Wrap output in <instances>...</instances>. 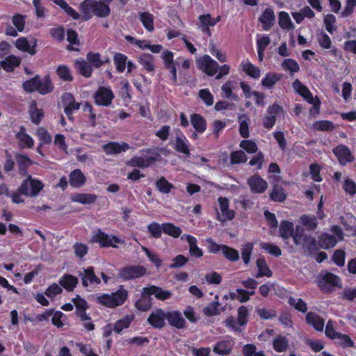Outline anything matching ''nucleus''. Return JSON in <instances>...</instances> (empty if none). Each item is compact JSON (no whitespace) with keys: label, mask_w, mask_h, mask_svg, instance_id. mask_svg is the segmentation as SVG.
<instances>
[{"label":"nucleus","mask_w":356,"mask_h":356,"mask_svg":"<svg viewBox=\"0 0 356 356\" xmlns=\"http://www.w3.org/2000/svg\"><path fill=\"white\" fill-rule=\"evenodd\" d=\"M43 183L37 179H33L31 175L22 181L17 191L10 193L9 197L11 198L13 203L22 204L24 202V199L22 195L26 197H36L43 189Z\"/></svg>","instance_id":"f257e3e1"},{"label":"nucleus","mask_w":356,"mask_h":356,"mask_svg":"<svg viewBox=\"0 0 356 356\" xmlns=\"http://www.w3.org/2000/svg\"><path fill=\"white\" fill-rule=\"evenodd\" d=\"M79 9L83 21L91 19L93 15L104 18L111 14L109 6L97 0H83L80 3Z\"/></svg>","instance_id":"f03ea898"},{"label":"nucleus","mask_w":356,"mask_h":356,"mask_svg":"<svg viewBox=\"0 0 356 356\" xmlns=\"http://www.w3.org/2000/svg\"><path fill=\"white\" fill-rule=\"evenodd\" d=\"M23 89L27 92H38L41 95H46L51 92L54 86L49 76H46L42 81L39 75L25 81L22 84Z\"/></svg>","instance_id":"7ed1b4c3"},{"label":"nucleus","mask_w":356,"mask_h":356,"mask_svg":"<svg viewBox=\"0 0 356 356\" xmlns=\"http://www.w3.org/2000/svg\"><path fill=\"white\" fill-rule=\"evenodd\" d=\"M141 152L149 155L143 154V156H135L127 162V165L134 168H145L161 160V155L154 149H143Z\"/></svg>","instance_id":"20e7f679"},{"label":"nucleus","mask_w":356,"mask_h":356,"mask_svg":"<svg viewBox=\"0 0 356 356\" xmlns=\"http://www.w3.org/2000/svg\"><path fill=\"white\" fill-rule=\"evenodd\" d=\"M293 242L296 245H302L310 253L318 250L317 241L313 236L305 233L303 228L296 226V234L293 237Z\"/></svg>","instance_id":"39448f33"},{"label":"nucleus","mask_w":356,"mask_h":356,"mask_svg":"<svg viewBox=\"0 0 356 356\" xmlns=\"http://www.w3.org/2000/svg\"><path fill=\"white\" fill-rule=\"evenodd\" d=\"M92 242L99 243L101 248H118L116 244H122L124 241L115 235H111L106 234L100 229L93 234L92 237Z\"/></svg>","instance_id":"423d86ee"},{"label":"nucleus","mask_w":356,"mask_h":356,"mask_svg":"<svg viewBox=\"0 0 356 356\" xmlns=\"http://www.w3.org/2000/svg\"><path fill=\"white\" fill-rule=\"evenodd\" d=\"M146 268L141 265H129L118 270V277L124 281L142 277L146 274Z\"/></svg>","instance_id":"0eeeda50"},{"label":"nucleus","mask_w":356,"mask_h":356,"mask_svg":"<svg viewBox=\"0 0 356 356\" xmlns=\"http://www.w3.org/2000/svg\"><path fill=\"white\" fill-rule=\"evenodd\" d=\"M318 286L324 293H331L334 287L341 288L342 286L340 278L330 272H326L318 280Z\"/></svg>","instance_id":"6e6552de"},{"label":"nucleus","mask_w":356,"mask_h":356,"mask_svg":"<svg viewBox=\"0 0 356 356\" xmlns=\"http://www.w3.org/2000/svg\"><path fill=\"white\" fill-rule=\"evenodd\" d=\"M293 88L300 95H301L309 104L314 105V108L316 111H319L321 102L316 97V102L314 101V98L309 90V88L302 84L298 79H296L292 83Z\"/></svg>","instance_id":"1a4fd4ad"},{"label":"nucleus","mask_w":356,"mask_h":356,"mask_svg":"<svg viewBox=\"0 0 356 356\" xmlns=\"http://www.w3.org/2000/svg\"><path fill=\"white\" fill-rule=\"evenodd\" d=\"M95 103L98 106H108L115 95L109 87L100 86L93 95Z\"/></svg>","instance_id":"9d476101"},{"label":"nucleus","mask_w":356,"mask_h":356,"mask_svg":"<svg viewBox=\"0 0 356 356\" xmlns=\"http://www.w3.org/2000/svg\"><path fill=\"white\" fill-rule=\"evenodd\" d=\"M166 314L167 312L164 309L156 308L150 313L147 321L153 328L161 330L165 325Z\"/></svg>","instance_id":"9b49d317"},{"label":"nucleus","mask_w":356,"mask_h":356,"mask_svg":"<svg viewBox=\"0 0 356 356\" xmlns=\"http://www.w3.org/2000/svg\"><path fill=\"white\" fill-rule=\"evenodd\" d=\"M62 104L64 106V113L69 120H72V114L78 111L81 104L76 102L74 95L71 92H65L61 97Z\"/></svg>","instance_id":"f8f14e48"},{"label":"nucleus","mask_w":356,"mask_h":356,"mask_svg":"<svg viewBox=\"0 0 356 356\" xmlns=\"http://www.w3.org/2000/svg\"><path fill=\"white\" fill-rule=\"evenodd\" d=\"M332 152L341 165H346L353 162L355 159L349 147L343 144L338 145L337 147H334Z\"/></svg>","instance_id":"ddd939ff"},{"label":"nucleus","mask_w":356,"mask_h":356,"mask_svg":"<svg viewBox=\"0 0 356 356\" xmlns=\"http://www.w3.org/2000/svg\"><path fill=\"white\" fill-rule=\"evenodd\" d=\"M247 183L253 193H262L268 188L267 181L258 174L250 177Z\"/></svg>","instance_id":"4468645a"},{"label":"nucleus","mask_w":356,"mask_h":356,"mask_svg":"<svg viewBox=\"0 0 356 356\" xmlns=\"http://www.w3.org/2000/svg\"><path fill=\"white\" fill-rule=\"evenodd\" d=\"M200 67L208 76L215 75L219 68L218 63L209 55L203 56L200 60Z\"/></svg>","instance_id":"2eb2a0df"},{"label":"nucleus","mask_w":356,"mask_h":356,"mask_svg":"<svg viewBox=\"0 0 356 356\" xmlns=\"http://www.w3.org/2000/svg\"><path fill=\"white\" fill-rule=\"evenodd\" d=\"M103 150L107 155L118 154L122 152H127L129 149V145L122 141L121 143L111 141L103 145Z\"/></svg>","instance_id":"dca6fc26"},{"label":"nucleus","mask_w":356,"mask_h":356,"mask_svg":"<svg viewBox=\"0 0 356 356\" xmlns=\"http://www.w3.org/2000/svg\"><path fill=\"white\" fill-rule=\"evenodd\" d=\"M167 321L170 325L177 329L186 327V322L179 310L167 311Z\"/></svg>","instance_id":"f3484780"},{"label":"nucleus","mask_w":356,"mask_h":356,"mask_svg":"<svg viewBox=\"0 0 356 356\" xmlns=\"http://www.w3.org/2000/svg\"><path fill=\"white\" fill-rule=\"evenodd\" d=\"M81 277L82 285L87 287L89 284H99L101 280L95 273L94 267L89 266L83 269V273L79 275Z\"/></svg>","instance_id":"a211bd4d"},{"label":"nucleus","mask_w":356,"mask_h":356,"mask_svg":"<svg viewBox=\"0 0 356 356\" xmlns=\"http://www.w3.org/2000/svg\"><path fill=\"white\" fill-rule=\"evenodd\" d=\"M146 289V286L143 288L140 298L134 303V307L140 312H147L152 307V298L150 294L145 293Z\"/></svg>","instance_id":"6ab92c4d"},{"label":"nucleus","mask_w":356,"mask_h":356,"mask_svg":"<svg viewBox=\"0 0 356 356\" xmlns=\"http://www.w3.org/2000/svg\"><path fill=\"white\" fill-rule=\"evenodd\" d=\"M15 160L18 166V172L21 176L28 175V168L33 165V161L26 154L22 153H16Z\"/></svg>","instance_id":"aec40b11"},{"label":"nucleus","mask_w":356,"mask_h":356,"mask_svg":"<svg viewBox=\"0 0 356 356\" xmlns=\"http://www.w3.org/2000/svg\"><path fill=\"white\" fill-rule=\"evenodd\" d=\"M15 137L18 140L20 149H31L34 146L33 138L26 134V129L23 126L20 127L19 131L15 134Z\"/></svg>","instance_id":"412c9836"},{"label":"nucleus","mask_w":356,"mask_h":356,"mask_svg":"<svg viewBox=\"0 0 356 356\" xmlns=\"http://www.w3.org/2000/svg\"><path fill=\"white\" fill-rule=\"evenodd\" d=\"M275 21V15L274 11L270 8L264 10L259 17V22L261 24L264 31H269L273 26Z\"/></svg>","instance_id":"4be33fe9"},{"label":"nucleus","mask_w":356,"mask_h":356,"mask_svg":"<svg viewBox=\"0 0 356 356\" xmlns=\"http://www.w3.org/2000/svg\"><path fill=\"white\" fill-rule=\"evenodd\" d=\"M306 323L318 331L322 332L325 326L324 319L315 312H307L305 316Z\"/></svg>","instance_id":"5701e85b"},{"label":"nucleus","mask_w":356,"mask_h":356,"mask_svg":"<svg viewBox=\"0 0 356 356\" xmlns=\"http://www.w3.org/2000/svg\"><path fill=\"white\" fill-rule=\"evenodd\" d=\"M86 177L80 169L73 170L69 175V184L74 188H79L85 185Z\"/></svg>","instance_id":"b1692460"},{"label":"nucleus","mask_w":356,"mask_h":356,"mask_svg":"<svg viewBox=\"0 0 356 356\" xmlns=\"http://www.w3.org/2000/svg\"><path fill=\"white\" fill-rule=\"evenodd\" d=\"M146 287L147 289H146L145 293L150 294V296H154V297L159 300L164 301L168 300L172 295L170 291L164 290L160 286L150 285Z\"/></svg>","instance_id":"393cba45"},{"label":"nucleus","mask_w":356,"mask_h":356,"mask_svg":"<svg viewBox=\"0 0 356 356\" xmlns=\"http://www.w3.org/2000/svg\"><path fill=\"white\" fill-rule=\"evenodd\" d=\"M190 122L194 129L203 134L207 130V123L206 119L199 113H193L190 115Z\"/></svg>","instance_id":"a878e982"},{"label":"nucleus","mask_w":356,"mask_h":356,"mask_svg":"<svg viewBox=\"0 0 356 356\" xmlns=\"http://www.w3.org/2000/svg\"><path fill=\"white\" fill-rule=\"evenodd\" d=\"M234 341L232 339L222 340L216 343L213 351L220 355H229L234 347Z\"/></svg>","instance_id":"bb28decb"},{"label":"nucleus","mask_w":356,"mask_h":356,"mask_svg":"<svg viewBox=\"0 0 356 356\" xmlns=\"http://www.w3.org/2000/svg\"><path fill=\"white\" fill-rule=\"evenodd\" d=\"M186 238L189 245V254L191 257L200 258L203 256L202 250L197 245V238L190 234H184L181 239Z\"/></svg>","instance_id":"cd10ccee"},{"label":"nucleus","mask_w":356,"mask_h":356,"mask_svg":"<svg viewBox=\"0 0 356 356\" xmlns=\"http://www.w3.org/2000/svg\"><path fill=\"white\" fill-rule=\"evenodd\" d=\"M337 243L336 237L332 234L322 233L318 236L317 245L322 249L332 248L336 245Z\"/></svg>","instance_id":"c85d7f7f"},{"label":"nucleus","mask_w":356,"mask_h":356,"mask_svg":"<svg viewBox=\"0 0 356 356\" xmlns=\"http://www.w3.org/2000/svg\"><path fill=\"white\" fill-rule=\"evenodd\" d=\"M181 136H176L174 149L179 153H181L186 156L191 155L190 153V143L185 136L181 132Z\"/></svg>","instance_id":"c756f323"},{"label":"nucleus","mask_w":356,"mask_h":356,"mask_svg":"<svg viewBox=\"0 0 356 356\" xmlns=\"http://www.w3.org/2000/svg\"><path fill=\"white\" fill-rule=\"evenodd\" d=\"M218 296L214 297V300L204 307L203 312L207 316H213L220 314L226 310V306L219 308Z\"/></svg>","instance_id":"7c9ffc66"},{"label":"nucleus","mask_w":356,"mask_h":356,"mask_svg":"<svg viewBox=\"0 0 356 356\" xmlns=\"http://www.w3.org/2000/svg\"><path fill=\"white\" fill-rule=\"evenodd\" d=\"M60 285L67 291L71 292L76 287L79 280L76 277L70 274H64L58 281Z\"/></svg>","instance_id":"2f4dec72"},{"label":"nucleus","mask_w":356,"mask_h":356,"mask_svg":"<svg viewBox=\"0 0 356 356\" xmlns=\"http://www.w3.org/2000/svg\"><path fill=\"white\" fill-rule=\"evenodd\" d=\"M296 234V228L294 229L293 224L288 220H283L280 226V236L284 240H287Z\"/></svg>","instance_id":"473e14b6"},{"label":"nucleus","mask_w":356,"mask_h":356,"mask_svg":"<svg viewBox=\"0 0 356 356\" xmlns=\"http://www.w3.org/2000/svg\"><path fill=\"white\" fill-rule=\"evenodd\" d=\"M36 46V40L34 41L33 44L31 45L28 40L24 37H21L18 38L15 42V47L17 49L22 51L24 52H28L31 55L35 54Z\"/></svg>","instance_id":"72a5a7b5"},{"label":"nucleus","mask_w":356,"mask_h":356,"mask_svg":"<svg viewBox=\"0 0 356 356\" xmlns=\"http://www.w3.org/2000/svg\"><path fill=\"white\" fill-rule=\"evenodd\" d=\"M21 64V58L14 55L7 56L0 63L1 67L7 72H12Z\"/></svg>","instance_id":"f704fd0d"},{"label":"nucleus","mask_w":356,"mask_h":356,"mask_svg":"<svg viewBox=\"0 0 356 356\" xmlns=\"http://www.w3.org/2000/svg\"><path fill=\"white\" fill-rule=\"evenodd\" d=\"M71 200L74 202L81 204H90L97 201V195L91 193H75L72 196Z\"/></svg>","instance_id":"c9c22d12"},{"label":"nucleus","mask_w":356,"mask_h":356,"mask_svg":"<svg viewBox=\"0 0 356 356\" xmlns=\"http://www.w3.org/2000/svg\"><path fill=\"white\" fill-rule=\"evenodd\" d=\"M256 264L258 268V272L257 274L256 275L257 278L264 276L267 277H270L273 276V272L268 267L264 257H260L259 258H258L256 261Z\"/></svg>","instance_id":"e433bc0d"},{"label":"nucleus","mask_w":356,"mask_h":356,"mask_svg":"<svg viewBox=\"0 0 356 356\" xmlns=\"http://www.w3.org/2000/svg\"><path fill=\"white\" fill-rule=\"evenodd\" d=\"M269 197L273 202H282L286 199L287 195L282 186L274 184L269 193Z\"/></svg>","instance_id":"4c0bfd02"},{"label":"nucleus","mask_w":356,"mask_h":356,"mask_svg":"<svg viewBox=\"0 0 356 356\" xmlns=\"http://www.w3.org/2000/svg\"><path fill=\"white\" fill-rule=\"evenodd\" d=\"M218 202L224 219L229 220H232L235 216V213L234 211L229 209V200L227 197H220L218 199Z\"/></svg>","instance_id":"58836bf2"},{"label":"nucleus","mask_w":356,"mask_h":356,"mask_svg":"<svg viewBox=\"0 0 356 356\" xmlns=\"http://www.w3.org/2000/svg\"><path fill=\"white\" fill-rule=\"evenodd\" d=\"M283 76L282 74L268 72L261 80V85L268 89L273 88L275 83L280 81Z\"/></svg>","instance_id":"ea45409f"},{"label":"nucleus","mask_w":356,"mask_h":356,"mask_svg":"<svg viewBox=\"0 0 356 356\" xmlns=\"http://www.w3.org/2000/svg\"><path fill=\"white\" fill-rule=\"evenodd\" d=\"M138 61L143 66V69L147 72H152L154 71V56L152 54H143L138 57Z\"/></svg>","instance_id":"a19ab883"},{"label":"nucleus","mask_w":356,"mask_h":356,"mask_svg":"<svg viewBox=\"0 0 356 356\" xmlns=\"http://www.w3.org/2000/svg\"><path fill=\"white\" fill-rule=\"evenodd\" d=\"M241 67L243 71L250 77L257 79L261 76L260 69L251 63L248 60L245 63L242 62Z\"/></svg>","instance_id":"79ce46f5"},{"label":"nucleus","mask_w":356,"mask_h":356,"mask_svg":"<svg viewBox=\"0 0 356 356\" xmlns=\"http://www.w3.org/2000/svg\"><path fill=\"white\" fill-rule=\"evenodd\" d=\"M139 20L147 31L152 32L154 30V17L152 13L149 12L139 13Z\"/></svg>","instance_id":"37998d69"},{"label":"nucleus","mask_w":356,"mask_h":356,"mask_svg":"<svg viewBox=\"0 0 356 356\" xmlns=\"http://www.w3.org/2000/svg\"><path fill=\"white\" fill-rule=\"evenodd\" d=\"M289 347L288 339L282 334H278L273 339V348L277 353H282L287 350Z\"/></svg>","instance_id":"c03bdc74"},{"label":"nucleus","mask_w":356,"mask_h":356,"mask_svg":"<svg viewBox=\"0 0 356 356\" xmlns=\"http://www.w3.org/2000/svg\"><path fill=\"white\" fill-rule=\"evenodd\" d=\"M111 294L115 307L123 305L128 298V291L124 288L123 285L120 286V288Z\"/></svg>","instance_id":"a18cd8bd"},{"label":"nucleus","mask_w":356,"mask_h":356,"mask_svg":"<svg viewBox=\"0 0 356 356\" xmlns=\"http://www.w3.org/2000/svg\"><path fill=\"white\" fill-rule=\"evenodd\" d=\"M156 189L163 194H168L172 189L175 188V186L169 182L165 177H161L155 181Z\"/></svg>","instance_id":"49530a36"},{"label":"nucleus","mask_w":356,"mask_h":356,"mask_svg":"<svg viewBox=\"0 0 356 356\" xmlns=\"http://www.w3.org/2000/svg\"><path fill=\"white\" fill-rule=\"evenodd\" d=\"M300 222L307 231H314L317 228L318 225L316 216L307 214L300 216Z\"/></svg>","instance_id":"de8ad7c7"},{"label":"nucleus","mask_w":356,"mask_h":356,"mask_svg":"<svg viewBox=\"0 0 356 356\" xmlns=\"http://www.w3.org/2000/svg\"><path fill=\"white\" fill-rule=\"evenodd\" d=\"M163 232L165 234L177 238L181 236L182 230L172 222H164L163 223Z\"/></svg>","instance_id":"09e8293b"},{"label":"nucleus","mask_w":356,"mask_h":356,"mask_svg":"<svg viewBox=\"0 0 356 356\" xmlns=\"http://www.w3.org/2000/svg\"><path fill=\"white\" fill-rule=\"evenodd\" d=\"M74 66L76 70H79V73L84 77L89 78L91 76L92 73V66L86 60H76Z\"/></svg>","instance_id":"8fccbe9b"},{"label":"nucleus","mask_w":356,"mask_h":356,"mask_svg":"<svg viewBox=\"0 0 356 356\" xmlns=\"http://www.w3.org/2000/svg\"><path fill=\"white\" fill-rule=\"evenodd\" d=\"M134 320V316L131 315H127L122 318L118 320L113 326V330L115 332L120 334L121 332L126 328H128L131 322Z\"/></svg>","instance_id":"3c124183"},{"label":"nucleus","mask_w":356,"mask_h":356,"mask_svg":"<svg viewBox=\"0 0 356 356\" xmlns=\"http://www.w3.org/2000/svg\"><path fill=\"white\" fill-rule=\"evenodd\" d=\"M86 58L88 61L95 68H99L101 66L110 61L109 58L102 60L99 53H94L92 51L87 54Z\"/></svg>","instance_id":"603ef678"},{"label":"nucleus","mask_w":356,"mask_h":356,"mask_svg":"<svg viewBox=\"0 0 356 356\" xmlns=\"http://www.w3.org/2000/svg\"><path fill=\"white\" fill-rule=\"evenodd\" d=\"M278 24L282 29L290 30L294 29L292 21L288 13L285 11L280 12L278 15Z\"/></svg>","instance_id":"864d4df0"},{"label":"nucleus","mask_w":356,"mask_h":356,"mask_svg":"<svg viewBox=\"0 0 356 356\" xmlns=\"http://www.w3.org/2000/svg\"><path fill=\"white\" fill-rule=\"evenodd\" d=\"M29 114L31 122L35 124H39L44 116L43 110L38 108L35 102L31 105Z\"/></svg>","instance_id":"5fc2aeb1"},{"label":"nucleus","mask_w":356,"mask_h":356,"mask_svg":"<svg viewBox=\"0 0 356 356\" xmlns=\"http://www.w3.org/2000/svg\"><path fill=\"white\" fill-rule=\"evenodd\" d=\"M147 229L149 234V238H159L161 237L163 233V223L159 224L157 222H152L148 224Z\"/></svg>","instance_id":"6e6d98bb"},{"label":"nucleus","mask_w":356,"mask_h":356,"mask_svg":"<svg viewBox=\"0 0 356 356\" xmlns=\"http://www.w3.org/2000/svg\"><path fill=\"white\" fill-rule=\"evenodd\" d=\"M56 72L58 77L64 81L70 82L73 81L74 77L72 74L71 70L65 65H58Z\"/></svg>","instance_id":"4d7b16f0"},{"label":"nucleus","mask_w":356,"mask_h":356,"mask_svg":"<svg viewBox=\"0 0 356 356\" xmlns=\"http://www.w3.org/2000/svg\"><path fill=\"white\" fill-rule=\"evenodd\" d=\"M114 64L118 72H123L126 68L127 56L122 53H115L113 57Z\"/></svg>","instance_id":"13d9d810"},{"label":"nucleus","mask_w":356,"mask_h":356,"mask_svg":"<svg viewBox=\"0 0 356 356\" xmlns=\"http://www.w3.org/2000/svg\"><path fill=\"white\" fill-rule=\"evenodd\" d=\"M313 129L316 131H331L334 129V123L330 120H318L313 123Z\"/></svg>","instance_id":"bf43d9fd"},{"label":"nucleus","mask_w":356,"mask_h":356,"mask_svg":"<svg viewBox=\"0 0 356 356\" xmlns=\"http://www.w3.org/2000/svg\"><path fill=\"white\" fill-rule=\"evenodd\" d=\"M237 322L239 326L245 327L248 322L249 312L248 308L242 305L237 310Z\"/></svg>","instance_id":"052dcab7"},{"label":"nucleus","mask_w":356,"mask_h":356,"mask_svg":"<svg viewBox=\"0 0 356 356\" xmlns=\"http://www.w3.org/2000/svg\"><path fill=\"white\" fill-rule=\"evenodd\" d=\"M200 25V29L204 34L208 37L211 36V31L210 30V24H209V19H210V14L201 15L198 17Z\"/></svg>","instance_id":"680f3d73"},{"label":"nucleus","mask_w":356,"mask_h":356,"mask_svg":"<svg viewBox=\"0 0 356 356\" xmlns=\"http://www.w3.org/2000/svg\"><path fill=\"white\" fill-rule=\"evenodd\" d=\"M222 253L230 261H236L239 259V253L237 250L227 245H223Z\"/></svg>","instance_id":"e2e57ef3"},{"label":"nucleus","mask_w":356,"mask_h":356,"mask_svg":"<svg viewBox=\"0 0 356 356\" xmlns=\"http://www.w3.org/2000/svg\"><path fill=\"white\" fill-rule=\"evenodd\" d=\"M288 303L293 307L295 309L302 313H305L308 309L307 303L302 298L296 299L290 296L288 300Z\"/></svg>","instance_id":"0e129e2a"},{"label":"nucleus","mask_w":356,"mask_h":356,"mask_svg":"<svg viewBox=\"0 0 356 356\" xmlns=\"http://www.w3.org/2000/svg\"><path fill=\"white\" fill-rule=\"evenodd\" d=\"M248 161V156L243 150H236L231 152L230 162L231 164L244 163Z\"/></svg>","instance_id":"69168bd1"},{"label":"nucleus","mask_w":356,"mask_h":356,"mask_svg":"<svg viewBox=\"0 0 356 356\" xmlns=\"http://www.w3.org/2000/svg\"><path fill=\"white\" fill-rule=\"evenodd\" d=\"M260 248L277 257L282 254V250L277 245L271 243L262 242L260 243Z\"/></svg>","instance_id":"338daca9"},{"label":"nucleus","mask_w":356,"mask_h":356,"mask_svg":"<svg viewBox=\"0 0 356 356\" xmlns=\"http://www.w3.org/2000/svg\"><path fill=\"white\" fill-rule=\"evenodd\" d=\"M336 339H337V343L343 348H353L355 346V342L349 335L346 334H339Z\"/></svg>","instance_id":"774afa93"}]
</instances>
